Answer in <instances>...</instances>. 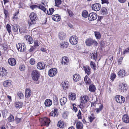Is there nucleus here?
<instances>
[{"label":"nucleus","instance_id":"f257e3e1","mask_svg":"<svg viewBox=\"0 0 129 129\" xmlns=\"http://www.w3.org/2000/svg\"><path fill=\"white\" fill-rule=\"evenodd\" d=\"M29 17L30 20L28 22L29 25L35 24L36 21L38 18L36 13L33 12L31 13L29 15Z\"/></svg>","mask_w":129,"mask_h":129},{"label":"nucleus","instance_id":"f03ea898","mask_svg":"<svg viewBox=\"0 0 129 129\" xmlns=\"http://www.w3.org/2000/svg\"><path fill=\"white\" fill-rule=\"evenodd\" d=\"M31 75L33 79L35 81H37L39 78L40 74L38 71L35 70L32 72Z\"/></svg>","mask_w":129,"mask_h":129},{"label":"nucleus","instance_id":"7ed1b4c3","mask_svg":"<svg viewBox=\"0 0 129 129\" xmlns=\"http://www.w3.org/2000/svg\"><path fill=\"white\" fill-rule=\"evenodd\" d=\"M16 47L18 50L21 52H24L26 49V46L23 43H18L16 45Z\"/></svg>","mask_w":129,"mask_h":129},{"label":"nucleus","instance_id":"20e7f679","mask_svg":"<svg viewBox=\"0 0 129 129\" xmlns=\"http://www.w3.org/2000/svg\"><path fill=\"white\" fill-rule=\"evenodd\" d=\"M69 41L72 44L75 45L77 43L78 39L76 36H72L70 37L69 39Z\"/></svg>","mask_w":129,"mask_h":129},{"label":"nucleus","instance_id":"39448f33","mask_svg":"<svg viewBox=\"0 0 129 129\" xmlns=\"http://www.w3.org/2000/svg\"><path fill=\"white\" fill-rule=\"evenodd\" d=\"M97 14L94 13H90L88 15V19L91 21L97 19Z\"/></svg>","mask_w":129,"mask_h":129},{"label":"nucleus","instance_id":"423d86ee","mask_svg":"<svg viewBox=\"0 0 129 129\" xmlns=\"http://www.w3.org/2000/svg\"><path fill=\"white\" fill-rule=\"evenodd\" d=\"M115 99L117 103H124L125 100V98L124 97L119 95L116 96L115 97Z\"/></svg>","mask_w":129,"mask_h":129},{"label":"nucleus","instance_id":"0eeeda50","mask_svg":"<svg viewBox=\"0 0 129 129\" xmlns=\"http://www.w3.org/2000/svg\"><path fill=\"white\" fill-rule=\"evenodd\" d=\"M57 71L56 69L52 68L48 72V75L51 77H53L55 76L57 73Z\"/></svg>","mask_w":129,"mask_h":129},{"label":"nucleus","instance_id":"6e6552de","mask_svg":"<svg viewBox=\"0 0 129 129\" xmlns=\"http://www.w3.org/2000/svg\"><path fill=\"white\" fill-rule=\"evenodd\" d=\"M92 8L93 10L95 11H98L101 8V5L99 3L93 4L92 5Z\"/></svg>","mask_w":129,"mask_h":129},{"label":"nucleus","instance_id":"1a4fd4ad","mask_svg":"<svg viewBox=\"0 0 129 129\" xmlns=\"http://www.w3.org/2000/svg\"><path fill=\"white\" fill-rule=\"evenodd\" d=\"M118 76L121 78L123 77L126 75V72L124 70H120L118 72Z\"/></svg>","mask_w":129,"mask_h":129},{"label":"nucleus","instance_id":"9d476101","mask_svg":"<svg viewBox=\"0 0 129 129\" xmlns=\"http://www.w3.org/2000/svg\"><path fill=\"white\" fill-rule=\"evenodd\" d=\"M93 40L89 38L87 39L85 41V43L87 46H91L93 43Z\"/></svg>","mask_w":129,"mask_h":129},{"label":"nucleus","instance_id":"9b49d317","mask_svg":"<svg viewBox=\"0 0 129 129\" xmlns=\"http://www.w3.org/2000/svg\"><path fill=\"white\" fill-rule=\"evenodd\" d=\"M8 62L9 64L11 66H14L16 63V61L14 58H11L8 60Z\"/></svg>","mask_w":129,"mask_h":129},{"label":"nucleus","instance_id":"f8f14e48","mask_svg":"<svg viewBox=\"0 0 129 129\" xmlns=\"http://www.w3.org/2000/svg\"><path fill=\"white\" fill-rule=\"evenodd\" d=\"M12 30L13 32L15 33H17L18 32V29H19V31L21 33L20 28L19 26L17 24H14L12 25Z\"/></svg>","mask_w":129,"mask_h":129},{"label":"nucleus","instance_id":"ddd939ff","mask_svg":"<svg viewBox=\"0 0 129 129\" xmlns=\"http://www.w3.org/2000/svg\"><path fill=\"white\" fill-rule=\"evenodd\" d=\"M31 94V92L30 88H27L25 91V98H28L30 97Z\"/></svg>","mask_w":129,"mask_h":129},{"label":"nucleus","instance_id":"4468645a","mask_svg":"<svg viewBox=\"0 0 129 129\" xmlns=\"http://www.w3.org/2000/svg\"><path fill=\"white\" fill-rule=\"evenodd\" d=\"M127 87L125 85L124 83L120 84L119 85V91L121 92H123L124 90H126Z\"/></svg>","mask_w":129,"mask_h":129},{"label":"nucleus","instance_id":"2eb2a0df","mask_svg":"<svg viewBox=\"0 0 129 129\" xmlns=\"http://www.w3.org/2000/svg\"><path fill=\"white\" fill-rule=\"evenodd\" d=\"M52 18L53 20L56 21H59L61 19L60 16L58 14L53 15L52 16Z\"/></svg>","mask_w":129,"mask_h":129},{"label":"nucleus","instance_id":"dca6fc26","mask_svg":"<svg viewBox=\"0 0 129 129\" xmlns=\"http://www.w3.org/2000/svg\"><path fill=\"white\" fill-rule=\"evenodd\" d=\"M37 67L38 69H43L45 68V65L44 63L40 62L38 63Z\"/></svg>","mask_w":129,"mask_h":129},{"label":"nucleus","instance_id":"f3484780","mask_svg":"<svg viewBox=\"0 0 129 129\" xmlns=\"http://www.w3.org/2000/svg\"><path fill=\"white\" fill-rule=\"evenodd\" d=\"M66 34L63 32H59L58 34L59 39L61 40H64L66 37Z\"/></svg>","mask_w":129,"mask_h":129},{"label":"nucleus","instance_id":"a211bd4d","mask_svg":"<svg viewBox=\"0 0 129 129\" xmlns=\"http://www.w3.org/2000/svg\"><path fill=\"white\" fill-rule=\"evenodd\" d=\"M24 38H25L27 41L28 42L29 44H31L33 43V40L32 38L30 36L26 35L24 37Z\"/></svg>","mask_w":129,"mask_h":129},{"label":"nucleus","instance_id":"6ab92c4d","mask_svg":"<svg viewBox=\"0 0 129 129\" xmlns=\"http://www.w3.org/2000/svg\"><path fill=\"white\" fill-rule=\"evenodd\" d=\"M83 68L85 73L88 75H89L90 74V68L88 66H84Z\"/></svg>","mask_w":129,"mask_h":129},{"label":"nucleus","instance_id":"aec40b11","mask_svg":"<svg viewBox=\"0 0 129 129\" xmlns=\"http://www.w3.org/2000/svg\"><path fill=\"white\" fill-rule=\"evenodd\" d=\"M76 126L77 129H82L83 125L82 122L81 121H78L76 123Z\"/></svg>","mask_w":129,"mask_h":129},{"label":"nucleus","instance_id":"412c9836","mask_svg":"<svg viewBox=\"0 0 129 129\" xmlns=\"http://www.w3.org/2000/svg\"><path fill=\"white\" fill-rule=\"evenodd\" d=\"M69 82L68 81H63L62 83V86L64 89H68L69 86Z\"/></svg>","mask_w":129,"mask_h":129},{"label":"nucleus","instance_id":"4be33fe9","mask_svg":"<svg viewBox=\"0 0 129 129\" xmlns=\"http://www.w3.org/2000/svg\"><path fill=\"white\" fill-rule=\"evenodd\" d=\"M89 98L87 95L84 96L82 99H81V102L82 103H87L89 100Z\"/></svg>","mask_w":129,"mask_h":129},{"label":"nucleus","instance_id":"5701e85b","mask_svg":"<svg viewBox=\"0 0 129 129\" xmlns=\"http://www.w3.org/2000/svg\"><path fill=\"white\" fill-rule=\"evenodd\" d=\"M52 104V101L49 99L46 100L45 102V104L46 106L49 107Z\"/></svg>","mask_w":129,"mask_h":129},{"label":"nucleus","instance_id":"b1692460","mask_svg":"<svg viewBox=\"0 0 129 129\" xmlns=\"http://www.w3.org/2000/svg\"><path fill=\"white\" fill-rule=\"evenodd\" d=\"M2 70L1 72H2V76H6L8 74L7 70L3 67H2Z\"/></svg>","mask_w":129,"mask_h":129},{"label":"nucleus","instance_id":"393cba45","mask_svg":"<svg viewBox=\"0 0 129 129\" xmlns=\"http://www.w3.org/2000/svg\"><path fill=\"white\" fill-rule=\"evenodd\" d=\"M80 78L79 75V74H75L74 75L73 77V79L74 81L75 82L79 81Z\"/></svg>","mask_w":129,"mask_h":129},{"label":"nucleus","instance_id":"a878e982","mask_svg":"<svg viewBox=\"0 0 129 129\" xmlns=\"http://www.w3.org/2000/svg\"><path fill=\"white\" fill-rule=\"evenodd\" d=\"M101 13L103 15H106L107 14L108 10L107 8L105 7H102L101 10Z\"/></svg>","mask_w":129,"mask_h":129},{"label":"nucleus","instance_id":"bb28decb","mask_svg":"<svg viewBox=\"0 0 129 129\" xmlns=\"http://www.w3.org/2000/svg\"><path fill=\"white\" fill-rule=\"evenodd\" d=\"M89 90L92 92H95L96 90L95 86L93 84H91L89 85L88 88Z\"/></svg>","mask_w":129,"mask_h":129},{"label":"nucleus","instance_id":"cd10ccee","mask_svg":"<svg viewBox=\"0 0 129 129\" xmlns=\"http://www.w3.org/2000/svg\"><path fill=\"white\" fill-rule=\"evenodd\" d=\"M67 99L65 97H63L60 100V103L61 106L64 105L67 102Z\"/></svg>","mask_w":129,"mask_h":129},{"label":"nucleus","instance_id":"c85d7f7f","mask_svg":"<svg viewBox=\"0 0 129 129\" xmlns=\"http://www.w3.org/2000/svg\"><path fill=\"white\" fill-rule=\"evenodd\" d=\"M61 62L62 64H64L65 65H67L68 64V58L66 57H63L61 60Z\"/></svg>","mask_w":129,"mask_h":129},{"label":"nucleus","instance_id":"c756f323","mask_svg":"<svg viewBox=\"0 0 129 129\" xmlns=\"http://www.w3.org/2000/svg\"><path fill=\"white\" fill-rule=\"evenodd\" d=\"M84 81L85 84L87 85L89 84L90 83V79L86 75L84 78Z\"/></svg>","mask_w":129,"mask_h":129},{"label":"nucleus","instance_id":"7c9ffc66","mask_svg":"<svg viewBox=\"0 0 129 129\" xmlns=\"http://www.w3.org/2000/svg\"><path fill=\"white\" fill-rule=\"evenodd\" d=\"M23 105V103L21 102H16L14 104V106L17 108H21Z\"/></svg>","mask_w":129,"mask_h":129},{"label":"nucleus","instance_id":"2f4dec72","mask_svg":"<svg viewBox=\"0 0 129 129\" xmlns=\"http://www.w3.org/2000/svg\"><path fill=\"white\" fill-rule=\"evenodd\" d=\"M61 47L63 48H67L68 46V43L66 42H62L61 44Z\"/></svg>","mask_w":129,"mask_h":129},{"label":"nucleus","instance_id":"473e14b6","mask_svg":"<svg viewBox=\"0 0 129 129\" xmlns=\"http://www.w3.org/2000/svg\"><path fill=\"white\" fill-rule=\"evenodd\" d=\"M91 55V58L96 60L97 58V52H94V53H92Z\"/></svg>","mask_w":129,"mask_h":129},{"label":"nucleus","instance_id":"72a5a7b5","mask_svg":"<svg viewBox=\"0 0 129 129\" xmlns=\"http://www.w3.org/2000/svg\"><path fill=\"white\" fill-rule=\"evenodd\" d=\"M43 5H44V3H43L42 4L40 5L39 6L38 8L41 9L44 12H45L46 10V8Z\"/></svg>","mask_w":129,"mask_h":129},{"label":"nucleus","instance_id":"f704fd0d","mask_svg":"<svg viewBox=\"0 0 129 129\" xmlns=\"http://www.w3.org/2000/svg\"><path fill=\"white\" fill-rule=\"evenodd\" d=\"M90 66L91 68L93 69L94 71L96 70V68L95 62L92 61H90Z\"/></svg>","mask_w":129,"mask_h":129},{"label":"nucleus","instance_id":"c9c22d12","mask_svg":"<svg viewBox=\"0 0 129 129\" xmlns=\"http://www.w3.org/2000/svg\"><path fill=\"white\" fill-rule=\"evenodd\" d=\"M11 84L10 81L9 80H7L5 81L4 83V85L5 87H7Z\"/></svg>","mask_w":129,"mask_h":129},{"label":"nucleus","instance_id":"e433bc0d","mask_svg":"<svg viewBox=\"0 0 129 129\" xmlns=\"http://www.w3.org/2000/svg\"><path fill=\"white\" fill-rule=\"evenodd\" d=\"M94 35L96 38L98 39H100L101 37V35L100 32L98 31H95Z\"/></svg>","mask_w":129,"mask_h":129},{"label":"nucleus","instance_id":"4c0bfd02","mask_svg":"<svg viewBox=\"0 0 129 129\" xmlns=\"http://www.w3.org/2000/svg\"><path fill=\"white\" fill-rule=\"evenodd\" d=\"M123 121H129V118L127 114H125L122 117Z\"/></svg>","mask_w":129,"mask_h":129},{"label":"nucleus","instance_id":"58836bf2","mask_svg":"<svg viewBox=\"0 0 129 129\" xmlns=\"http://www.w3.org/2000/svg\"><path fill=\"white\" fill-rule=\"evenodd\" d=\"M82 15L83 17L86 18L88 16V13L87 11L86 10L83 11L82 13Z\"/></svg>","mask_w":129,"mask_h":129},{"label":"nucleus","instance_id":"ea45409f","mask_svg":"<svg viewBox=\"0 0 129 129\" xmlns=\"http://www.w3.org/2000/svg\"><path fill=\"white\" fill-rule=\"evenodd\" d=\"M70 96L69 98L70 99L72 100H75L76 98V94L74 93H72Z\"/></svg>","mask_w":129,"mask_h":129},{"label":"nucleus","instance_id":"a19ab883","mask_svg":"<svg viewBox=\"0 0 129 129\" xmlns=\"http://www.w3.org/2000/svg\"><path fill=\"white\" fill-rule=\"evenodd\" d=\"M54 10L53 8H52L49 9L47 11V13L49 15H51L54 11Z\"/></svg>","mask_w":129,"mask_h":129},{"label":"nucleus","instance_id":"79ce46f5","mask_svg":"<svg viewBox=\"0 0 129 129\" xmlns=\"http://www.w3.org/2000/svg\"><path fill=\"white\" fill-rule=\"evenodd\" d=\"M54 112V117H57L58 114V112L57 109L54 108V110H52Z\"/></svg>","mask_w":129,"mask_h":129},{"label":"nucleus","instance_id":"37998d69","mask_svg":"<svg viewBox=\"0 0 129 129\" xmlns=\"http://www.w3.org/2000/svg\"><path fill=\"white\" fill-rule=\"evenodd\" d=\"M6 28L7 30L9 33L10 34L11 32V28L10 25L8 24H7L6 27Z\"/></svg>","mask_w":129,"mask_h":129},{"label":"nucleus","instance_id":"c03bdc74","mask_svg":"<svg viewBox=\"0 0 129 129\" xmlns=\"http://www.w3.org/2000/svg\"><path fill=\"white\" fill-rule=\"evenodd\" d=\"M55 6L57 7H59V5H60L61 3V0H55Z\"/></svg>","mask_w":129,"mask_h":129},{"label":"nucleus","instance_id":"a18cd8bd","mask_svg":"<svg viewBox=\"0 0 129 129\" xmlns=\"http://www.w3.org/2000/svg\"><path fill=\"white\" fill-rule=\"evenodd\" d=\"M17 95L20 99L24 98V96L23 93L20 91H19L17 93Z\"/></svg>","mask_w":129,"mask_h":129},{"label":"nucleus","instance_id":"49530a36","mask_svg":"<svg viewBox=\"0 0 129 129\" xmlns=\"http://www.w3.org/2000/svg\"><path fill=\"white\" fill-rule=\"evenodd\" d=\"M103 105L102 104H100V105L99 106V108L96 109V112L98 113L99 112L102 110L103 108Z\"/></svg>","mask_w":129,"mask_h":129},{"label":"nucleus","instance_id":"de8ad7c7","mask_svg":"<svg viewBox=\"0 0 129 129\" xmlns=\"http://www.w3.org/2000/svg\"><path fill=\"white\" fill-rule=\"evenodd\" d=\"M116 77V76L115 74L112 73L111 75L110 79L112 81H113Z\"/></svg>","mask_w":129,"mask_h":129},{"label":"nucleus","instance_id":"09e8293b","mask_svg":"<svg viewBox=\"0 0 129 129\" xmlns=\"http://www.w3.org/2000/svg\"><path fill=\"white\" fill-rule=\"evenodd\" d=\"M64 126L63 123V121H58L57 126L60 128Z\"/></svg>","mask_w":129,"mask_h":129},{"label":"nucleus","instance_id":"8fccbe9b","mask_svg":"<svg viewBox=\"0 0 129 129\" xmlns=\"http://www.w3.org/2000/svg\"><path fill=\"white\" fill-rule=\"evenodd\" d=\"M41 122L43 125H46L47 126H48L50 123V121H41Z\"/></svg>","mask_w":129,"mask_h":129},{"label":"nucleus","instance_id":"3c124183","mask_svg":"<svg viewBox=\"0 0 129 129\" xmlns=\"http://www.w3.org/2000/svg\"><path fill=\"white\" fill-rule=\"evenodd\" d=\"M19 69L20 71H23L25 70V67L24 65L22 64L19 66Z\"/></svg>","mask_w":129,"mask_h":129},{"label":"nucleus","instance_id":"603ef678","mask_svg":"<svg viewBox=\"0 0 129 129\" xmlns=\"http://www.w3.org/2000/svg\"><path fill=\"white\" fill-rule=\"evenodd\" d=\"M30 8L33 10L34 9L39 8V6L34 5H32L30 6Z\"/></svg>","mask_w":129,"mask_h":129},{"label":"nucleus","instance_id":"864d4df0","mask_svg":"<svg viewBox=\"0 0 129 129\" xmlns=\"http://www.w3.org/2000/svg\"><path fill=\"white\" fill-rule=\"evenodd\" d=\"M36 47L35 46H33L31 47L30 48L29 50V52H31L32 51H34L36 48Z\"/></svg>","mask_w":129,"mask_h":129},{"label":"nucleus","instance_id":"5fc2aeb1","mask_svg":"<svg viewBox=\"0 0 129 129\" xmlns=\"http://www.w3.org/2000/svg\"><path fill=\"white\" fill-rule=\"evenodd\" d=\"M4 13L5 15V18H6L8 15V11L6 9H4Z\"/></svg>","mask_w":129,"mask_h":129},{"label":"nucleus","instance_id":"6e6d98bb","mask_svg":"<svg viewBox=\"0 0 129 129\" xmlns=\"http://www.w3.org/2000/svg\"><path fill=\"white\" fill-rule=\"evenodd\" d=\"M4 50H6L7 49V45L5 43L1 44V45Z\"/></svg>","mask_w":129,"mask_h":129},{"label":"nucleus","instance_id":"4d7b16f0","mask_svg":"<svg viewBox=\"0 0 129 129\" xmlns=\"http://www.w3.org/2000/svg\"><path fill=\"white\" fill-rule=\"evenodd\" d=\"M62 117L63 118L66 119L67 118L68 116L67 113L66 112H64L62 113Z\"/></svg>","mask_w":129,"mask_h":129},{"label":"nucleus","instance_id":"13d9d810","mask_svg":"<svg viewBox=\"0 0 129 129\" xmlns=\"http://www.w3.org/2000/svg\"><path fill=\"white\" fill-rule=\"evenodd\" d=\"M35 61L34 59L31 58L30 60V63L31 65H34L35 63Z\"/></svg>","mask_w":129,"mask_h":129},{"label":"nucleus","instance_id":"bf43d9fd","mask_svg":"<svg viewBox=\"0 0 129 129\" xmlns=\"http://www.w3.org/2000/svg\"><path fill=\"white\" fill-rule=\"evenodd\" d=\"M8 119L9 120H10L11 121H13L14 120V118L13 115L11 114L8 118Z\"/></svg>","mask_w":129,"mask_h":129},{"label":"nucleus","instance_id":"052dcab7","mask_svg":"<svg viewBox=\"0 0 129 129\" xmlns=\"http://www.w3.org/2000/svg\"><path fill=\"white\" fill-rule=\"evenodd\" d=\"M88 117L90 119V121H92L95 118L94 116L93 115L89 116Z\"/></svg>","mask_w":129,"mask_h":129},{"label":"nucleus","instance_id":"680f3d73","mask_svg":"<svg viewBox=\"0 0 129 129\" xmlns=\"http://www.w3.org/2000/svg\"><path fill=\"white\" fill-rule=\"evenodd\" d=\"M72 105L73 107V110L75 112H76L78 110L77 108L75 106L76 105V104H73Z\"/></svg>","mask_w":129,"mask_h":129},{"label":"nucleus","instance_id":"e2e57ef3","mask_svg":"<svg viewBox=\"0 0 129 129\" xmlns=\"http://www.w3.org/2000/svg\"><path fill=\"white\" fill-rule=\"evenodd\" d=\"M77 116L78 119H80L81 118V112L80 110L79 111L77 115Z\"/></svg>","mask_w":129,"mask_h":129},{"label":"nucleus","instance_id":"0e129e2a","mask_svg":"<svg viewBox=\"0 0 129 129\" xmlns=\"http://www.w3.org/2000/svg\"><path fill=\"white\" fill-rule=\"evenodd\" d=\"M68 13L69 14L70 16V17L72 16L73 15V13L72 12L71 10H68Z\"/></svg>","mask_w":129,"mask_h":129},{"label":"nucleus","instance_id":"69168bd1","mask_svg":"<svg viewBox=\"0 0 129 129\" xmlns=\"http://www.w3.org/2000/svg\"><path fill=\"white\" fill-rule=\"evenodd\" d=\"M42 119L43 121H50L49 119L46 117H44L43 119Z\"/></svg>","mask_w":129,"mask_h":129},{"label":"nucleus","instance_id":"338daca9","mask_svg":"<svg viewBox=\"0 0 129 129\" xmlns=\"http://www.w3.org/2000/svg\"><path fill=\"white\" fill-rule=\"evenodd\" d=\"M102 1V4L106 3L107 4L109 3L108 0H101Z\"/></svg>","mask_w":129,"mask_h":129},{"label":"nucleus","instance_id":"774afa93","mask_svg":"<svg viewBox=\"0 0 129 129\" xmlns=\"http://www.w3.org/2000/svg\"><path fill=\"white\" fill-rule=\"evenodd\" d=\"M34 46H35L36 47L39 46V44L37 41H34Z\"/></svg>","mask_w":129,"mask_h":129}]
</instances>
